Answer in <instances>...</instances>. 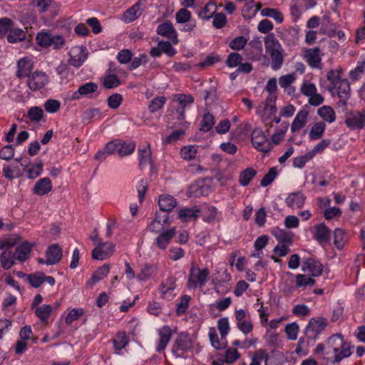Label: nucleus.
I'll return each mask as SVG.
<instances>
[{
	"label": "nucleus",
	"instance_id": "obj_1",
	"mask_svg": "<svg viewBox=\"0 0 365 365\" xmlns=\"http://www.w3.org/2000/svg\"><path fill=\"white\" fill-rule=\"evenodd\" d=\"M351 345L344 341L341 334H336L330 336L324 346L321 344V352L329 355L334 354L333 356H327V359L332 364L338 363L343 359L351 354Z\"/></svg>",
	"mask_w": 365,
	"mask_h": 365
},
{
	"label": "nucleus",
	"instance_id": "obj_2",
	"mask_svg": "<svg viewBox=\"0 0 365 365\" xmlns=\"http://www.w3.org/2000/svg\"><path fill=\"white\" fill-rule=\"evenodd\" d=\"M277 80L274 78L268 80L265 89L269 93L265 102L261 103L256 109V113L261 117L263 120L272 119L277 112L275 106L276 96L274 94L277 91Z\"/></svg>",
	"mask_w": 365,
	"mask_h": 365
},
{
	"label": "nucleus",
	"instance_id": "obj_3",
	"mask_svg": "<svg viewBox=\"0 0 365 365\" xmlns=\"http://www.w3.org/2000/svg\"><path fill=\"white\" fill-rule=\"evenodd\" d=\"M266 53L270 56L271 67L274 71L279 69L284 61L283 49L274 34H269L264 38Z\"/></svg>",
	"mask_w": 365,
	"mask_h": 365
},
{
	"label": "nucleus",
	"instance_id": "obj_4",
	"mask_svg": "<svg viewBox=\"0 0 365 365\" xmlns=\"http://www.w3.org/2000/svg\"><path fill=\"white\" fill-rule=\"evenodd\" d=\"M217 329L220 334V339L218 338L215 327L209 329V338L212 346L216 349H222L227 346L226 337L230 331V322L227 317L220 318L217 321Z\"/></svg>",
	"mask_w": 365,
	"mask_h": 365
},
{
	"label": "nucleus",
	"instance_id": "obj_5",
	"mask_svg": "<svg viewBox=\"0 0 365 365\" xmlns=\"http://www.w3.org/2000/svg\"><path fill=\"white\" fill-rule=\"evenodd\" d=\"M36 44L41 48L60 49L65 44L63 36L53 34L51 32L42 30L36 36Z\"/></svg>",
	"mask_w": 365,
	"mask_h": 365
},
{
	"label": "nucleus",
	"instance_id": "obj_6",
	"mask_svg": "<svg viewBox=\"0 0 365 365\" xmlns=\"http://www.w3.org/2000/svg\"><path fill=\"white\" fill-rule=\"evenodd\" d=\"M210 272L207 268H200L192 264L187 279V287L190 289L202 288L209 279Z\"/></svg>",
	"mask_w": 365,
	"mask_h": 365
},
{
	"label": "nucleus",
	"instance_id": "obj_7",
	"mask_svg": "<svg viewBox=\"0 0 365 365\" xmlns=\"http://www.w3.org/2000/svg\"><path fill=\"white\" fill-rule=\"evenodd\" d=\"M194 341L187 333H180L175 340L172 352L177 358H184L193 347Z\"/></svg>",
	"mask_w": 365,
	"mask_h": 365
},
{
	"label": "nucleus",
	"instance_id": "obj_8",
	"mask_svg": "<svg viewBox=\"0 0 365 365\" xmlns=\"http://www.w3.org/2000/svg\"><path fill=\"white\" fill-rule=\"evenodd\" d=\"M107 149L113 155L117 154L123 158L131 155L135 149V143L133 141H125L120 139H115L107 143Z\"/></svg>",
	"mask_w": 365,
	"mask_h": 365
},
{
	"label": "nucleus",
	"instance_id": "obj_9",
	"mask_svg": "<svg viewBox=\"0 0 365 365\" xmlns=\"http://www.w3.org/2000/svg\"><path fill=\"white\" fill-rule=\"evenodd\" d=\"M316 6L317 1L314 0H292L289 4V12L292 21H298L306 11Z\"/></svg>",
	"mask_w": 365,
	"mask_h": 365
},
{
	"label": "nucleus",
	"instance_id": "obj_10",
	"mask_svg": "<svg viewBox=\"0 0 365 365\" xmlns=\"http://www.w3.org/2000/svg\"><path fill=\"white\" fill-rule=\"evenodd\" d=\"M49 82L48 75L42 71H35L27 77L26 85L31 91L45 88Z\"/></svg>",
	"mask_w": 365,
	"mask_h": 365
},
{
	"label": "nucleus",
	"instance_id": "obj_11",
	"mask_svg": "<svg viewBox=\"0 0 365 365\" xmlns=\"http://www.w3.org/2000/svg\"><path fill=\"white\" fill-rule=\"evenodd\" d=\"M251 141L254 148L259 151L267 153L272 149L270 141L259 128H255L252 131Z\"/></svg>",
	"mask_w": 365,
	"mask_h": 365
},
{
	"label": "nucleus",
	"instance_id": "obj_12",
	"mask_svg": "<svg viewBox=\"0 0 365 365\" xmlns=\"http://www.w3.org/2000/svg\"><path fill=\"white\" fill-rule=\"evenodd\" d=\"M21 158H16L15 161L16 163H20ZM29 164V160L22 159V163H21V166L23 167L24 171L26 174V177L29 179H35L40 176L43 173V163L41 160H36L34 163L31 165Z\"/></svg>",
	"mask_w": 365,
	"mask_h": 365
},
{
	"label": "nucleus",
	"instance_id": "obj_13",
	"mask_svg": "<svg viewBox=\"0 0 365 365\" xmlns=\"http://www.w3.org/2000/svg\"><path fill=\"white\" fill-rule=\"evenodd\" d=\"M344 123L351 130L363 129L365 128V110L346 113Z\"/></svg>",
	"mask_w": 365,
	"mask_h": 365
},
{
	"label": "nucleus",
	"instance_id": "obj_14",
	"mask_svg": "<svg viewBox=\"0 0 365 365\" xmlns=\"http://www.w3.org/2000/svg\"><path fill=\"white\" fill-rule=\"evenodd\" d=\"M336 89V94L339 98V103L342 106L346 105V101L350 97V85L347 79H340L333 86H329L328 90L334 94V90Z\"/></svg>",
	"mask_w": 365,
	"mask_h": 365
},
{
	"label": "nucleus",
	"instance_id": "obj_15",
	"mask_svg": "<svg viewBox=\"0 0 365 365\" xmlns=\"http://www.w3.org/2000/svg\"><path fill=\"white\" fill-rule=\"evenodd\" d=\"M175 20L178 24H183L180 28L182 31H192L196 26L195 21L192 20L191 12L187 8H182L176 12Z\"/></svg>",
	"mask_w": 365,
	"mask_h": 365
},
{
	"label": "nucleus",
	"instance_id": "obj_16",
	"mask_svg": "<svg viewBox=\"0 0 365 365\" xmlns=\"http://www.w3.org/2000/svg\"><path fill=\"white\" fill-rule=\"evenodd\" d=\"M159 292L162 299L168 301L173 299L177 295L175 278L169 277L163 280L159 287Z\"/></svg>",
	"mask_w": 365,
	"mask_h": 365
},
{
	"label": "nucleus",
	"instance_id": "obj_17",
	"mask_svg": "<svg viewBox=\"0 0 365 365\" xmlns=\"http://www.w3.org/2000/svg\"><path fill=\"white\" fill-rule=\"evenodd\" d=\"M34 61L31 57L24 56L16 62V76L18 78H27L34 71Z\"/></svg>",
	"mask_w": 365,
	"mask_h": 365
},
{
	"label": "nucleus",
	"instance_id": "obj_18",
	"mask_svg": "<svg viewBox=\"0 0 365 365\" xmlns=\"http://www.w3.org/2000/svg\"><path fill=\"white\" fill-rule=\"evenodd\" d=\"M146 0H138L134 5L125 10L121 16V20L128 24L139 18L144 10Z\"/></svg>",
	"mask_w": 365,
	"mask_h": 365
},
{
	"label": "nucleus",
	"instance_id": "obj_19",
	"mask_svg": "<svg viewBox=\"0 0 365 365\" xmlns=\"http://www.w3.org/2000/svg\"><path fill=\"white\" fill-rule=\"evenodd\" d=\"M115 245L110 242L100 243L92 250V258L104 260L111 257L115 252Z\"/></svg>",
	"mask_w": 365,
	"mask_h": 365
},
{
	"label": "nucleus",
	"instance_id": "obj_20",
	"mask_svg": "<svg viewBox=\"0 0 365 365\" xmlns=\"http://www.w3.org/2000/svg\"><path fill=\"white\" fill-rule=\"evenodd\" d=\"M68 56L69 64L78 68L87 59L86 48L83 46H73L69 51Z\"/></svg>",
	"mask_w": 365,
	"mask_h": 365
},
{
	"label": "nucleus",
	"instance_id": "obj_21",
	"mask_svg": "<svg viewBox=\"0 0 365 365\" xmlns=\"http://www.w3.org/2000/svg\"><path fill=\"white\" fill-rule=\"evenodd\" d=\"M156 31L158 35L168 38L173 44L176 45L178 43L177 31L169 21L158 25Z\"/></svg>",
	"mask_w": 365,
	"mask_h": 365
},
{
	"label": "nucleus",
	"instance_id": "obj_22",
	"mask_svg": "<svg viewBox=\"0 0 365 365\" xmlns=\"http://www.w3.org/2000/svg\"><path fill=\"white\" fill-rule=\"evenodd\" d=\"M309 106L305 105L294 117L290 130L292 133H297L302 129L307 123V118L309 115Z\"/></svg>",
	"mask_w": 365,
	"mask_h": 365
},
{
	"label": "nucleus",
	"instance_id": "obj_23",
	"mask_svg": "<svg viewBox=\"0 0 365 365\" xmlns=\"http://www.w3.org/2000/svg\"><path fill=\"white\" fill-rule=\"evenodd\" d=\"M173 332L174 331L168 325H165L158 330V340L156 344L158 352H161L166 348Z\"/></svg>",
	"mask_w": 365,
	"mask_h": 365
},
{
	"label": "nucleus",
	"instance_id": "obj_24",
	"mask_svg": "<svg viewBox=\"0 0 365 365\" xmlns=\"http://www.w3.org/2000/svg\"><path fill=\"white\" fill-rule=\"evenodd\" d=\"M158 272V267L154 264H145L142 265L136 274L138 282H146L154 277Z\"/></svg>",
	"mask_w": 365,
	"mask_h": 365
},
{
	"label": "nucleus",
	"instance_id": "obj_25",
	"mask_svg": "<svg viewBox=\"0 0 365 365\" xmlns=\"http://www.w3.org/2000/svg\"><path fill=\"white\" fill-rule=\"evenodd\" d=\"M62 249L57 244L49 246L46 252L45 264L53 265L58 263L62 257Z\"/></svg>",
	"mask_w": 365,
	"mask_h": 365
},
{
	"label": "nucleus",
	"instance_id": "obj_26",
	"mask_svg": "<svg viewBox=\"0 0 365 365\" xmlns=\"http://www.w3.org/2000/svg\"><path fill=\"white\" fill-rule=\"evenodd\" d=\"M319 151V143L307 153L297 156L293 159V166L296 168L302 169L305 165L311 161L316 154Z\"/></svg>",
	"mask_w": 365,
	"mask_h": 365
},
{
	"label": "nucleus",
	"instance_id": "obj_27",
	"mask_svg": "<svg viewBox=\"0 0 365 365\" xmlns=\"http://www.w3.org/2000/svg\"><path fill=\"white\" fill-rule=\"evenodd\" d=\"M176 233L175 227L168 229L159 234L155 240V244L160 250H165Z\"/></svg>",
	"mask_w": 365,
	"mask_h": 365
},
{
	"label": "nucleus",
	"instance_id": "obj_28",
	"mask_svg": "<svg viewBox=\"0 0 365 365\" xmlns=\"http://www.w3.org/2000/svg\"><path fill=\"white\" fill-rule=\"evenodd\" d=\"M110 266L108 264H104L98 267L96 271L93 274L91 277L87 281L86 287L92 288L98 282L103 279L109 273Z\"/></svg>",
	"mask_w": 365,
	"mask_h": 365
},
{
	"label": "nucleus",
	"instance_id": "obj_29",
	"mask_svg": "<svg viewBox=\"0 0 365 365\" xmlns=\"http://www.w3.org/2000/svg\"><path fill=\"white\" fill-rule=\"evenodd\" d=\"M52 182L48 178L39 179L33 187V192L37 195L43 196L48 194L52 190Z\"/></svg>",
	"mask_w": 365,
	"mask_h": 365
},
{
	"label": "nucleus",
	"instance_id": "obj_30",
	"mask_svg": "<svg viewBox=\"0 0 365 365\" xmlns=\"http://www.w3.org/2000/svg\"><path fill=\"white\" fill-rule=\"evenodd\" d=\"M200 209L197 206L185 207L179 210L178 218L183 222L195 220L200 217Z\"/></svg>",
	"mask_w": 365,
	"mask_h": 365
},
{
	"label": "nucleus",
	"instance_id": "obj_31",
	"mask_svg": "<svg viewBox=\"0 0 365 365\" xmlns=\"http://www.w3.org/2000/svg\"><path fill=\"white\" fill-rule=\"evenodd\" d=\"M285 202L292 209H299L304 205L305 197L301 192H292L287 197Z\"/></svg>",
	"mask_w": 365,
	"mask_h": 365
},
{
	"label": "nucleus",
	"instance_id": "obj_32",
	"mask_svg": "<svg viewBox=\"0 0 365 365\" xmlns=\"http://www.w3.org/2000/svg\"><path fill=\"white\" fill-rule=\"evenodd\" d=\"M34 246V244L28 241L22 242L16 249L15 258L21 262L26 261L29 258Z\"/></svg>",
	"mask_w": 365,
	"mask_h": 365
},
{
	"label": "nucleus",
	"instance_id": "obj_33",
	"mask_svg": "<svg viewBox=\"0 0 365 365\" xmlns=\"http://www.w3.org/2000/svg\"><path fill=\"white\" fill-rule=\"evenodd\" d=\"M272 235L280 244H292L293 234L279 227H274L272 230Z\"/></svg>",
	"mask_w": 365,
	"mask_h": 365
},
{
	"label": "nucleus",
	"instance_id": "obj_34",
	"mask_svg": "<svg viewBox=\"0 0 365 365\" xmlns=\"http://www.w3.org/2000/svg\"><path fill=\"white\" fill-rule=\"evenodd\" d=\"M336 29V24L330 20L328 14H325L321 22V34H326L330 38L335 35Z\"/></svg>",
	"mask_w": 365,
	"mask_h": 365
},
{
	"label": "nucleus",
	"instance_id": "obj_35",
	"mask_svg": "<svg viewBox=\"0 0 365 365\" xmlns=\"http://www.w3.org/2000/svg\"><path fill=\"white\" fill-rule=\"evenodd\" d=\"M53 307L49 304H41L34 309L35 315L40 319L41 323L47 324L48 318L53 311Z\"/></svg>",
	"mask_w": 365,
	"mask_h": 365
},
{
	"label": "nucleus",
	"instance_id": "obj_36",
	"mask_svg": "<svg viewBox=\"0 0 365 365\" xmlns=\"http://www.w3.org/2000/svg\"><path fill=\"white\" fill-rule=\"evenodd\" d=\"M158 205L161 210L170 212L176 206L177 202L173 196L163 194L159 197Z\"/></svg>",
	"mask_w": 365,
	"mask_h": 365
},
{
	"label": "nucleus",
	"instance_id": "obj_37",
	"mask_svg": "<svg viewBox=\"0 0 365 365\" xmlns=\"http://www.w3.org/2000/svg\"><path fill=\"white\" fill-rule=\"evenodd\" d=\"M56 73L60 78L61 84L68 83L73 77V72L66 63H61L56 67Z\"/></svg>",
	"mask_w": 365,
	"mask_h": 365
},
{
	"label": "nucleus",
	"instance_id": "obj_38",
	"mask_svg": "<svg viewBox=\"0 0 365 365\" xmlns=\"http://www.w3.org/2000/svg\"><path fill=\"white\" fill-rule=\"evenodd\" d=\"M304 58L309 65L313 68H319V48L307 49L304 53Z\"/></svg>",
	"mask_w": 365,
	"mask_h": 365
},
{
	"label": "nucleus",
	"instance_id": "obj_39",
	"mask_svg": "<svg viewBox=\"0 0 365 365\" xmlns=\"http://www.w3.org/2000/svg\"><path fill=\"white\" fill-rule=\"evenodd\" d=\"M138 160L141 168L151 164V150L149 145L139 147Z\"/></svg>",
	"mask_w": 365,
	"mask_h": 365
},
{
	"label": "nucleus",
	"instance_id": "obj_40",
	"mask_svg": "<svg viewBox=\"0 0 365 365\" xmlns=\"http://www.w3.org/2000/svg\"><path fill=\"white\" fill-rule=\"evenodd\" d=\"M20 241L18 235H8L0 239V250H9Z\"/></svg>",
	"mask_w": 365,
	"mask_h": 365
},
{
	"label": "nucleus",
	"instance_id": "obj_41",
	"mask_svg": "<svg viewBox=\"0 0 365 365\" xmlns=\"http://www.w3.org/2000/svg\"><path fill=\"white\" fill-rule=\"evenodd\" d=\"M217 7L215 2L210 1L202 8L197 15L200 19L208 20L217 12Z\"/></svg>",
	"mask_w": 365,
	"mask_h": 365
},
{
	"label": "nucleus",
	"instance_id": "obj_42",
	"mask_svg": "<svg viewBox=\"0 0 365 365\" xmlns=\"http://www.w3.org/2000/svg\"><path fill=\"white\" fill-rule=\"evenodd\" d=\"M305 332L309 339H316L319 334V319H312L305 329Z\"/></svg>",
	"mask_w": 365,
	"mask_h": 365
},
{
	"label": "nucleus",
	"instance_id": "obj_43",
	"mask_svg": "<svg viewBox=\"0 0 365 365\" xmlns=\"http://www.w3.org/2000/svg\"><path fill=\"white\" fill-rule=\"evenodd\" d=\"M128 344V336L124 331L118 332L113 339V345L115 350L119 354H123L122 351Z\"/></svg>",
	"mask_w": 365,
	"mask_h": 365
},
{
	"label": "nucleus",
	"instance_id": "obj_44",
	"mask_svg": "<svg viewBox=\"0 0 365 365\" xmlns=\"http://www.w3.org/2000/svg\"><path fill=\"white\" fill-rule=\"evenodd\" d=\"M259 7L255 4L254 0L248 1L245 3L242 9V14L245 19H252L257 14Z\"/></svg>",
	"mask_w": 365,
	"mask_h": 365
},
{
	"label": "nucleus",
	"instance_id": "obj_45",
	"mask_svg": "<svg viewBox=\"0 0 365 365\" xmlns=\"http://www.w3.org/2000/svg\"><path fill=\"white\" fill-rule=\"evenodd\" d=\"M3 175L8 180L18 178L22 175V171L19 165H4Z\"/></svg>",
	"mask_w": 365,
	"mask_h": 365
},
{
	"label": "nucleus",
	"instance_id": "obj_46",
	"mask_svg": "<svg viewBox=\"0 0 365 365\" xmlns=\"http://www.w3.org/2000/svg\"><path fill=\"white\" fill-rule=\"evenodd\" d=\"M26 38L25 32L19 28H14L13 26L7 34V40L9 43H15L21 41Z\"/></svg>",
	"mask_w": 365,
	"mask_h": 365
},
{
	"label": "nucleus",
	"instance_id": "obj_47",
	"mask_svg": "<svg viewBox=\"0 0 365 365\" xmlns=\"http://www.w3.org/2000/svg\"><path fill=\"white\" fill-rule=\"evenodd\" d=\"M261 15L273 19L277 24H281L284 21L282 13L277 9L264 8L261 10Z\"/></svg>",
	"mask_w": 365,
	"mask_h": 365
},
{
	"label": "nucleus",
	"instance_id": "obj_48",
	"mask_svg": "<svg viewBox=\"0 0 365 365\" xmlns=\"http://www.w3.org/2000/svg\"><path fill=\"white\" fill-rule=\"evenodd\" d=\"M15 257L9 250H4L0 255V262L4 269H10L14 264Z\"/></svg>",
	"mask_w": 365,
	"mask_h": 365
},
{
	"label": "nucleus",
	"instance_id": "obj_49",
	"mask_svg": "<svg viewBox=\"0 0 365 365\" xmlns=\"http://www.w3.org/2000/svg\"><path fill=\"white\" fill-rule=\"evenodd\" d=\"M257 175V171L252 168H247L244 170L240 175V183L242 186H247L253 178Z\"/></svg>",
	"mask_w": 365,
	"mask_h": 365
},
{
	"label": "nucleus",
	"instance_id": "obj_50",
	"mask_svg": "<svg viewBox=\"0 0 365 365\" xmlns=\"http://www.w3.org/2000/svg\"><path fill=\"white\" fill-rule=\"evenodd\" d=\"M334 243L337 249L341 250L344 248L347 236L345 235L344 230L341 229H336L334 232Z\"/></svg>",
	"mask_w": 365,
	"mask_h": 365
},
{
	"label": "nucleus",
	"instance_id": "obj_51",
	"mask_svg": "<svg viewBox=\"0 0 365 365\" xmlns=\"http://www.w3.org/2000/svg\"><path fill=\"white\" fill-rule=\"evenodd\" d=\"M43 274L41 272H37L27 274L26 278L33 287L38 288L43 283Z\"/></svg>",
	"mask_w": 365,
	"mask_h": 365
},
{
	"label": "nucleus",
	"instance_id": "obj_52",
	"mask_svg": "<svg viewBox=\"0 0 365 365\" xmlns=\"http://www.w3.org/2000/svg\"><path fill=\"white\" fill-rule=\"evenodd\" d=\"M120 81L118 77L112 73L106 74L103 81V85L106 88L111 89L118 86Z\"/></svg>",
	"mask_w": 365,
	"mask_h": 365
},
{
	"label": "nucleus",
	"instance_id": "obj_53",
	"mask_svg": "<svg viewBox=\"0 0 365 365\" xmlns=\"http://www.w3.org/2000/svg\"><path fill=\"white\" fill-rule=\"evenodd\" d=\"M241 354L237 350V349L234 347H229L227 348L224 354V361H225L227 364H232L235 361H236L240 357Z\"/></svg>",
	"mask_w": 365,
	"mask_h": 365
},
{
	"label": "nucleus",
	"instance_id": "obj_54",
	"mask_svg": "<svg viewBox=\"0 0 365 365\" xmlns=\"http://www.w3.org/2000/svg\"><path fill=\"white\" fill-rule=\"evenodd\" d=\"M215 124V117L207 113H205L200 122V130L204 132L209 131Z\"/></svg>",
	"mask_w": 365,
	"mask_h": 365
},
{
	"label": "nucleus",
	"instance_id": "obj_55",
	"mask_svg": "<svg viewBox=\"0 0 365 365\" xmlns=\"http://www.w3.org/2000/svg\"><path fill=\"white\" fill-rule=\"evenodd\" d=\"M299 325L296 322L287 324L285 327L284 331L288 339L294 341L297 339L299 333Z\"/></svg>",
	"mask_w": 365,
	"mask_h": 365
},
{
	"label": "nucleus",
	"instance_id": "obj_56",
	"mask_svg": "<svg viewBox=\"0 0 365 365\" xmlns=\"http://www.w3.org/2000/svg\"><path fill=\"white\" fill-rule=\"evenodd\" d=\"M277 175V169L275 167L271 168L268 173L261 180L260 185L264 187L269 185L275 180Z\"/></svg>",
	"mask_w": 365,
	"mask_h": 365
},
{
	"label": "nucleus",
	"instance_id": "obj_57",
	"mask_svg": "<svg viewBox=\"0 0 365 365\" xmlns=\"http://www.w3.org/2000/svg\"><path fill=\"white\" fill-rule=\"evenodd\" d=\"M43 115V110L41 107H31L27 113L28 118L34 122H39Z\"/></svg>",
	"mask_w": 365,
	"mask_h": 365
},
{
	"label": "nucleus",
	"instance_id": "obj_58",
	"mask_svg": "<svg viewBox=\"0 0 365 365\" xmlns=\"http://www.w3.org/2000/svg\"><path fill=\"white\" fill-rule=\"evenodd\" d=\"M321 118L328 123H332L336 119L334 109L327 106L321 107Z\"/></svg>",
	"mask_w": 365,
	"mask_h": 365
},
{
	"label": "nucleus",
	"instance_id": "obj_59",
	"mask_svg": "<svg viewBox=\"0 0 365 365\" xmlns=\"http://www.w3.org/2000/svg\"><path fill=\"white\" fill-rule=\"evenodd\" d=\"M148 179L142 178L137 184L136 188L138 191V197L140 203L143 202L145 198V195L148 187Z\"/></svg>",
	"mask_w": 365,
	"mask_h": 365
},
{
	"label": "nucleus",
	"instance_id": "obj_60",
	"mask_svg": "<svg viewBox=\"0 0 365 365\" xmlns=\"http://www.w3.org/2000/svg\"><path fill=\"white\" fill-rule=\"evenodd\" d=\"M165 98L164 96H158L153 98L150 105L148 109L151 113H155L161 109L165 103Z\"/></svg>",
	"mask_w": 365,
	"mask_h": 365
},
{
	"label": "nucleus",
	"instance_id": "obj_61",
	"mask_svg": "<svg viewBox=\"0 0 365 365\" xmlns=\"http://www.w3.org/2000/svg\"><path fill=\"white\" fill-rule=\"evenodd\" d=\"M180 154L185 160L194 159L197 154V148L195 145L184 146L180 150Z\"/></svg>",
	"mask_w": 365,
	"mask_h": 365
},
{
	"label": "nucleus",
	"instance_id": "obj_62",
	"mask_svg": "<svg viewBox=\"0 0 365 365\" xmlns=\"http://www.w3.org/2000/svg\"><path fill=\"white\" fill-rule=\"evenodd\" d=\"M98 88V86L96 83L93 82H88L85 84H83L78 88L79 93H81V96H86L89 94L93 93L96 91Z\"/></svg>",
	"mask_w": 365,
	"mask_h": 365
},
{
	"label": "nucleus",
	"instance_id": "obj_63",
	"mask_svg": "<svg viewBox=\"0 0 365 365\" xmlns=\"http://www.w3.org/2000/svg\"><path fill=\"white\" fill-rule=\"evenodd\" d=\"M247 43V39L243 36H239L230 42V47L233 50H242Z\"/></svg>",
	"mask_w": 365,
	"mask_h": 365
},
{
	"label": "nucleus",
	"instance_id": "obj_64",
	"mask_svg": "<svg viewBox=\"0 0 365 365\" xmlns=\"http://www.w3.org/2000/svg\"><path fill=\"white\" fill-rule=\"evenodd\" d=\"M364 71L365 62L360 61L358 63V66L349 72V76L351 80L356 81L361 77Z\"/></svg>",
	"mask_w": 365,
	"mask_h": 365
}]
</instances>
